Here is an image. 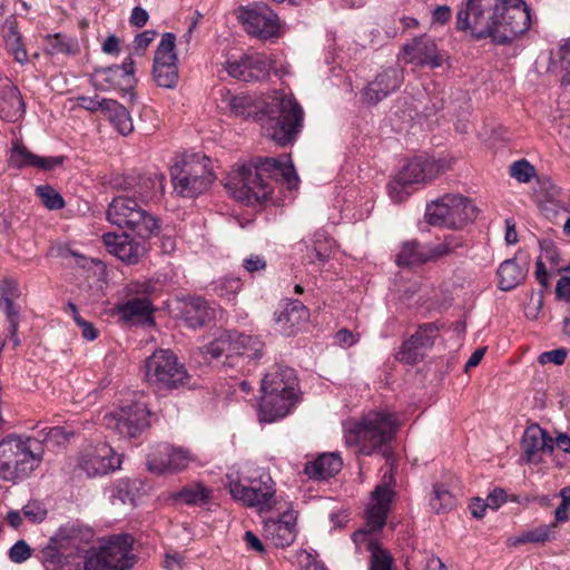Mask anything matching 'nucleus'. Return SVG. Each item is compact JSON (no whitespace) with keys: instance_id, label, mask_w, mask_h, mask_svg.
<instances>
[{"instance_id":"1","label":"nucleus","mask_w":570,"mask_h":570,"mask_svg":"<svg viewBox=\"0 0 570 570\" xmlns=\"http://www.w3.org/2000/svg\"><path fill=\"white\" fill-rule=\"evenodd\" d=\"M456 27L503 46L530 29L531 9L524 0H468L456 13Z\"/></svg>"},{"instance_id":"2","label":"nucleus","mask_w":570,"mask_h":570,"mask_svg":"<svg viewBox=\"0 0 570 570\" xmlns=\"http://www.w3.org/2000/svg\"><path fill=\"white\" fill-rule=\"evenodd\" d=\"M281 176L289 189L297 187L299 178L291 158H257L254 163L243 164L225 181L230 195L246 204L266 200L273 193L272 177Z\"/></svg>"},{"instance_id":"3","label":"nucleus","mask_w":570,"mask_h":570,"mask_svg":"<svg viewBox=\"0 0 570 570\" xmlns=\"http://www.w3.org/2000/svg\"><path fill=\"white\" fill-rule=\"evenodd\" d=\"M399 421L395 414L386 411H371L363 415L354 429L345 434L346 443L357 445L364 455L379 453L390 459V443L395 438Z\"/></svg>"},{"instance_id":"4","label":"nucleus","mask_w":570,"mask_h":570,"mask_svg":"<svg viewBox=\"0 0 570 570\" xmlns=\"http://www.w3.org/2000/svg\"><path fill=\"white\" fill-rule=\"evenodd\" d=\"M304 111L293 95L277 92L264 110V134L278 146H287L295 141L302 130Z\"/></svg>"},{"instance_id":"5","label":"nucleus","mask_w":570,"mask_h":570,"mask_svg":"<svg viewBox=\"0 0 570 570\" xmlns=\"http://www.w3.org/2000/svg\"><path fill=\"white\" fill-rule=\"evenodd\" d=\"M37 438L7 435L0 441V479L17 483L30 476L43 459V451L33 448Z\"/></svg>"},{"instance_id":"6","label":"nucleus","mask_w":570,"mask_h":570,"mask_svg":"<svg viewBox=\"0 0 570 570\" xmlns=\"http://www.w3.org/2000/svg\"><path fill=\"white\" fill-rule=\"evenodd\" d=\"M106 218L111 225L129 229L144 239L156 236L160 230L159 218L127 193L112 198L107 207Z\"/></svg>"},{"instance_id":"7","label":"nucleus","mask_w":570,"mask_h":570,"mask_svg":"<svg viewBox=\"0 0 570 570\" xmlns=\"http://www.w3.org/2000/svg\"><path fill=\"white\" fill-rule=\"evenodd\" d=\"M210 158L193 154L170 169L174 190L181 197H196L209 189L215 176L210 170Z\"/></svg>"},{"instance_id":"8","label":"nucleus","mask_w":570,"mask_h":570,"mask_svg":"<svg viewBox=\"0 0 570 570\" xmlns=\"http://www.w3.org/2000/svg\"><path fill=\"white\" fill-rule=\"evenodd\" d=\"M475 204L459 194H446L426 205V222L435 227L461 229L478 216Z\"/></svg>"},{"instance_id":"9","label":"nucleus","mask_w":570,"mask_h":570,"mask_svg":"<svg viewBox=\"0 0 570 570\" xmlns=\"http://www.w3.org/2000/svg\"><path fill=\"white\" fill-rule=\"evenodd\" d=\"M466 248L468 243L461 235L450 234L444 236L440 243L428 244L411 239L401 245V249L395 256V263L400 267L422 265L445 256L462 255Z\"/></svg>"},{"instance_id":"10","label":"nucleus","mask_w":570,"mask_h":570,"mask_svg":"<svg viewBox=\"0 0 570 570\" xmlns=\"http://www.w3.org/2000/svg\"><path fill=\"white\" fill-rule=\"evenodd\" d=\"M134 538L128 533L112 534L100 540L98 551L83 561V570H129L136 563Z\"/></svg>"},{"instance_id":"11","label":"nucleus","mask_w":570,"mask_h":570,"mask_svg":"<svg viewBox=\"0 0 570 570\" xmlns=\"http://www.w3.org/2000/svg\"><path fill=\"white\" fill-rule=\"evenodd\" d=\"M146 380L158 390H174L189 383L190 376L170 350H156L145 362Z\"/></svg>"},{"instance_id":"12","label":"nucleus","mask_w":570,"mask_h":570,"mask_svg":"<svg viewBox=\"0 0 570 570\" xmlns=\"http://www.w3.org/2000/svg\"><path fill=\"white\" fill-rule=\"evenodd\" d=\"M392 482L393 466H390V469L383 474L382 483L377 484L372 492L370 504L366 509V527L368 530L360 529L353 533L352 538L356 547L366 544V548L368 549V543L374 542L368 538L370 532L379 531L385 525L387 513L394 497V491L391 485Z\"/></svg>"},{"instance_id":"13","label":"nucleus","mask_w":570,"mask_h":570,"mask_svg":"<svg viewBox=\"0 0 570 570\" xmlns=\"http://www.w3.org/2000/svg\"><path fill=\"white\" fill-rule=\"evenodd\" d=\"M238 19L247 33L258 39L267 40L279 36V19L265 2L240 7Z\"/></svg>"},{"instance_id":"14","label":"nucleus","mask_w":570,"mask_h":570,"mask_svg":"<svg viewBox=\"0 0 570 570\" xmlns=\"http://www.w3.org/2000/svg\"><path fill=\"white\" fill-rule=\"evenodd\" d=\"M228 488L230 495L245 505L271 510L275 503V484L267 474L252 480L249 485H245L238 480H230Z\"/></svg>"},{"instance_id":"15","label":"nucleus","mask_w":570,"mask_h":570,"mask_svg":"<svg viewBox=\"0 0 570 570\" xmlns=\"http://www.w3.org/2000/svg\"><path fill=\"white\" fill-rule=\"evenodd\" d=\"M150 412L145 403L134 402L121 406L117 412L105 416L108 428L130 439L137 438L149 428Z\"/></svg>"},{"instance_id":"16","label":"nucleus","mask_w":570,"mask_h":570,"mask_svg":"<svg viewBox=\"0 0 570 570\" xmlns=\"http://www.w3.org/2000/svg\"><path fill=\"white\" fill-rule=\"evenodd\" d=\"M264 343L249 335L233 333L232 354H227V361L223 365L242 374H248L257 365L263 355Z\"/></svg>"},{"instance_id":"17","label":"nucleus","mask_w":570,"mask_h":570,"mask_svg":"<svg viewBox=\"0 0 570 570\" xmlns=\"http://www.w3.org/2000/svg\"><path fill=\"white\" fill-rule=\"evenodd\" d=\"M135 62L128 57L121 65L97 67L90 76L92 86L100 91L119 90L128 92L136 83Z\"/></svg>"},{"instance_id":"18","label":"nucleus","mask_w":570,"mask_h":570,"mask_svg":"<svg viewBox=\"0 0 570 570\" xmlns=\"http://www.w3.org/2000/svg\"><path fill=\"white\" fill-rule=\"evenodd\" d=\"M402 59L419 68H439L443 65L444 53L439 50L435 39L422 33L405 42L401 48Z\"/></svg>"},{"instance_id":"19","label":"nucleus","mask_w":570,"mask_h":570,"mask_svg":"<svg viewBox=\"0 0 570 570\" xmlns=\"http://www.w3.org/2000/svg\"><path fill=\"white\" fill-rule=\"evenodd\" d=\"M164 175H129L116 177L111 185L114 188L121 189L130 196H134L140 204H147L157 200L164 194Z\"/></svg>"},{"instance_id":"20","label":"nucleus","mask_w":570,"mask_h":570,"mask_svg":"<svg viewBox=\"0 0 570 570\" xmlns=\"http://www.w3.org/2000/svg\"><path fill=\"white\" fill-rule=\"evenodd\" d=\"M176 36L166 32L157 47L154 58V78L158 86L174 88L178 80Z\"/></svg>"},{"instance_id":"21","label":"nucleus","mask_w":570,"mask_h":570,"mask_svg":"<svg viewBox=\"0 0 570 570\" xmlns=\"http://www.w3.org/2000/svg\"><path fill=\"white\" fill-rule=\"evenodd\" d=\"M191 460L189 450L163 443L148 454L147 468L156 474L177 473L187 469Z\"/></svg>"},{"instance_id":"22","label":"nucleus","mask_w":570,"mask_h":570,"mask_svg":"<svg viewBox=\"0 0 570 570\" xmlns=\"http://www.w3.org/2000/svg\"><path fill=\"white\" fill-rule=\"evenodd\" d=\"M120 458L111 446L99 443L87 448L80 455L78 466L88 476L105 475L120 468Z\"/></svg>"},{"instance_id":"23","label":"nucleus","mask_w":570,"mask_h":570,"mask_svg":"<svg viewBox=\"0 0 570 570\" xmlns=\"http://www.w3.org/2000/svg\"><path fill=\"white\" fill-rule=\"evenodd\" d=\"M404 80L403 69L389 67L382 70L362 90V101L375 106L389 95L396 91Z\"/></svg>"},{"instance_id":"24","label":"nucleus","mask_w":570,"mask_h":570,"mask_svg":"<svg viewBox=\"0 0 570 570\" xmlns=\"http://www.w3.org/2000/svg\"><path fill=\"white\" fill-rule=\"evenodd\" d=\"M263 395H266V406L271 403L274 395L298 396V380L295 370L275 365L264 376L261 384Z\"/></svg>"},{"instance_id":"25","label":"nucleus","mask_w":570,"mask_h":570,"mask_svg":"<svg viewBox=\"0 0 570 570\" xmlns=\"http://www.w3.org/2000/svg\"><path fill=\"white\" fill-rule=\"evenodd\" d=\"M522 460L528 464H540L542 454H551L554 440L539 424H531L524 430L521 439Z\"/></svg>"},{"instance_id":"26","label":"nucleus","mask_w":570,"mask_h":570,"mask_svg":"<svg viewBox=\"0 0 570 570\" xmlns=\"http://www.w3.org/2000/svg\"><path fill=\"white\" fill-rule=\"evenodd\" d=\"M102 239L111 255L129 265L137 264L148 250L146 239L136 240L127 233H106Z\"/></svg>"},{"instance_id":"27","label":"nucleus","mask_w":570,"mask_h":570,"mask_svg":"<svg viewBox=\"0 0 570 570\" xmlns=\"http://www.w3.org/2000/svg\"><path fill=\"white\" fill-rule=\"evenodd\" d=\"M443 170V165L433 158L417 156L411 159L399 173L401 180L409 186L425 184L436 178Z\"/></svg>"},{"instance_id":"28","label":"nucleus","mask_w":570,"mask_h":570,"mask_svg":"<svg viewBox=\"0 0 570 570\" xmlns=\"http://www.w3.org/2000/svg\"><path fill=\"white\" fill-rule=\"evenodd\" d=\"M296 522L292 512H285L279 519L267 520L264 534L277 548L289 547L296 538Z\"/></svg>"},{"instance_id":"29","label":"nucleus","mask_w":570,"mask_h":570,"mask_svg":"<svg viewBox=\"0 0 570 570\" xmlns=\"http://www.w3.org/2000/svg\"><path fill=\"white\" fill-rule=\"evenodd\" d=\"M181 320L189 328H202L210 324L216 316L215 308L202 297H190L181 306Z\"/></svg>"},{"instance_id":"30","label":"nucleus","mask_w":570,"mask_h":570,"mask_svg":"<svg viewBox=\"0 0 570 570\" xmlns=\"http://www.w3.org/2000/svg\"><path fill=\"white\" fill-rule=\"evenodd\" d=\"M308 309L299 301H289L277 314L275 322L278 331L286 336L295 334L308 321Z\"/></svg>"},{"instance_id":"31","label":"nucleus","mask_w":570,"mask_h":570,"mask_svg":"<svg viewBox=\"0 0 570 570\" xmlns=\"http://www.w3.org/2000/svg\"><path fill=\"white\" fill-rule=\"evenodd\" d=\"M299 396L274 395L271 403L266 406V395H262L258 406V417L261 422L273 423L284 419L298 402Z\"/></svg>"},{"instance_id":"32","label":"nucleus","mask_w":570,"mask_h":570,"mask_svg":"<svg viewBox=\"0 0 570 570\" xmlns=\"http://www.w3.org/2000/svg\"><path fill=\"white\" fill-rule=\"evenodd\" d=\"M66 530H58L49 542L40 551V560L47 570H57L62 568L68 562V554L60 544L67 542L68 537Z\"/></svg>"},{"instance_id":"33","label":"nucleus","mask_w":570,"mask_h":570,"mask_svg":"<svg viewBox=\"0 0 570 570\" xmlns=\"http://www.w3.org/2000/svg\"><path fill=\"white\" fill-rule=\"evenodd\" d=\"M343 462L336 453H323L305 464L304 472L309 479L326 480L337 474Z\"/></svg>"},{"instance_id":"34","label":"nucleus","mask_w":570,"mask_h":570,"mask_svg":"<svg viewBox=\"0 0 570 570\" xmlns=\"http://www.w3.org/2000/svg\"><path fill=\"white\" fill-rule=\"evenodd\" d=\"M24 112V102L18 88L8 83L0 91V118L16 121Z\"/></svg>"},{"instance_id":"35","label":"nucleus","mask_w":570,"mask_h":570,"mask_svg":"<svg viewBox=\"0 0 570 570\" xmlns=\"http://www.w3.org/2000/svg\"><path fill=\"white\" fill-rule=\"evenodd\" d=\"M528 274V267L519 264L515 258L505 259L497 271L498 286L501 291L508 292L521 284Z\"/></svg>"},{"instance_id":"36","label":"nucleus","mask_w":570,"mask_h":570,"mask_svg":"<svg viewBox=\"0 0 570 570\" xmlns=\"http://www.w3.org/2000/svg\"><path fill=\"white\" fill-rule=\"evenodd\" d=\"M59 530H66L68 532L67 542H60L63 550L69 552L68 558L83 557L85 559L90 556V550L87 549V544L92 538V532L89 529L82 530L76 527H61Z\"/></svg>"},{"instance_id":"37","label":"nucleus","mask_w":570,"mask_h":570,"mask_svg":"<svg viewBox=\"0 0 570 570\" xmlns=\"http://www.w3.org/2000/svg\"><path fill=\"white\" fill-rule=\"evenodd\" d=\"M108 104L109 106L105 116L109 119L116 130L122 136H127L132 132L134 124L127 108L114 99Z\"/></svg>"},{"instance_id":"38","label":"nucleus","mask_w":570,"mask_h":570,"mask_svg":"<svg viewBox=\"0 0 570 570\" xmlns=\"http://www.w3.org/2000/svg\"><path fill=\"white\" fill-rule=\"evenodd\" d=\"M212 497V490L202 483L190 484L173 494L175 501L183 502L188 505H204Z\"/></svg>"},{"instance_id":"39","label":"nucleus","mask_w":570,"mask_h":570,"mask_svg":"<svg viewBox=\"0 0 570 570\" xmlns=\"http://www.w3.org/2000/svg\"><path fill=\"white\" fill-rule=\"evenodd\" d=\"M232 347L233 333L227 332L200 347V352L206 358L209 357L212 360H218L225 355V361H227V354H232Z\"/></svg>"},{"instance_id":"40","label":"nucleus","mask_w":570,"mask_h":570,"mask_svg":"<svg viewBox=\"0 0 570 570\" xmlns=\"http://www.w3.org/2000/svg\"><path fill=\"white\" fill-rule=\"evenodd\" d=\"M556 522L549 524H542L538 528L531 529L517 537L513 544L523 543H544L554 538L556 534Z\"/></svg>"},{"instance_id":"41","label":"nucleus","mask_w":570,"mask_h":570,"mask_svg":"<svg viewBox=\"0 0 570 570\" xmlns=\"http://www.w3.org/2000/svg\"><path fill=\"white\" fill-rule=\"evenodd\" d=\"M334 240L326 236V233L318 229L313 236V254L314 257L309 256V263L315 264L316 262L324 264L326 263L332 254Z\"/></svg>"},{"instance_id":"42","label":"nucleus","mask_w":570,"mask_h":570,"mask_svg":"<svg viewBox=\"0 0 570 570\" xmlns=\"http://www.w3.org/2000/svg\"><path fill=\"white\" fill-rule=\"evenodd\" d=\"M137 488L128 479H121L115 483L110 494L112 504L135 505Z\"/></svg>"},{"instance_id":"43","label":"nucleus","mask_w":570,"mask_h":570,"mask_svg":"<svg viewBox=\"0 0 570 570\" xmlns=\"http://www.w3.org/2000/svg\"><path fill=\"white\" fill-rule=\"evenodd\" d=\"M46 50L50 55H76L79 49L76 40L57 33L46 38Z\"/></svg>"},{"instance_id":"44","label":"nucleus","mask_w":570,"mask_h":570,"mask_svg":"<svg viewBox=\"0 0 570 570\" xmlns=\"http://www.w3.org/2000/svg\"><path fill=\"white\" fill-rule=\"evenodd\" d=\"M39 160V156L32 154L26 146L19 141L12 144V150L9 157V165L17 169L24 167H35Z\"/></svg>"},{"instance_id":"45","label":"nucleus","mask_w":570,"mask_h":570,"mask_svg":"<svg viewBox=\"0 0 570 570\" xmlns=\"http://www.w3.org/2000/svg\"><path fill=\"white\" fill-rule=\"evenodd\" d=\"M441 326L436 322L421 324L416 332L410 337L422 351H426L434 345Z\"/></svg>"},{"instance_id":"46","label":"nucleus","mask_w":570,"mask_h":570,"mask_svg":"<svg viewBox=\"0 0 570 570\" xmlns=\"http://www.w3.org/2000/svg\"><path fill=\"white\" fill-rule=\"evenodd\" d=\"M151 311L149 297H135L119 307V313L125 320H131L135 316H148Z\"/></svg>"},{"instance_id":"47","label":"nucleus","mask_w":570,"mask_h":570,"mask_svg":"<svg viewBox=\"0 0 570 570\" xmlns=\"http://www.w3.org/2000/svg\"><path fill=\"white\" fill-rule=\"evenodd\" d=\"M72 435V431L62 426L45 428L39 431L41 440L37 439L36 443H45L47 446H62L69 442Z\"/></svg>"},{"instance_id":"48","label":"nucleus","mask_w":570,"mask_h":570,"mask_svg":"<svg viewBox=\"0 0 570 570\" xmlns=\"http://www.w3.org/2000/svg\"><path fill=\"white\" fill-rule=\"evenodd\" d=\"M222 102L237 117H248L250 115L249 109L253 107L250 97L233 95L229 91L223 95Z\"/></svg>"},{"instance_id":"49","label":"nucleus","mask_w":570,"mask_h":570,"mask_svg":"<svg viewBox=\"0 0 570 570\" xmlns=\"http://www.w3.org/2000/svg\"><path fill=\"white\" fill-rule=\"evenodd\" d=\"M430 505L435 513L450 511L455 505L454 497L443 487L434 485Z\"/></svg>"},{"instance_id":"50","label":"nucleus","mask_w":570,"mask_h":570,"mask_svg":"<svg viewBox=\"0 0 570 570\" xmlns=\"http://www.w3.org/2000/svg\"><path fill=\"white\" fill-rule=\"evenodd\" d=\"M370 570H392V557L377 542L368 543Z\"/></svg>"},{"instance_id":"51","label":"nucleus","mask_w":570,"mask_h":570,"mask_svg":"<svg viewBox=\"0 0 570 570\" xmlns=\"http://www.w3.org/2000/svg\"><path fill=\"white\" fill-rule=\"evenodd\" d=\"M36 195L50 210H57L65 207V200L62 196L50 185L38 186L36 188Z\"/></svg>"},{"instance_id":"52","label":"nucleus","mask_w":570,"mask_h":570,"mask_svg":"<svg viewBox=\"0 0 570 570\" xmlns=\"http://www.w3.org/2000/svg\"><path fill=\"white\" fill-rule=\"evenodd\" d=\"M425 352L422 351L411 338L403 342L400 351L395 355L396 360L405 364H416L423 360Z\"/></svg>"},{"instance_id":"53","label":"nucleus","mask_w":570,"mask_h":570,"mask_svg":"<svg viewBox=\"0 0 570 570\" xmlns=\"http://www.w3.org/2000/svg\"><path fill=\"white\" fill-rule=\"evenodd\" d=\"M242 286L243 282L239 277L227 276L214 283L213 289L218 296L230 299L240 291Z\"/></svg>"},{"instance_id":"54","label":"nucleus","mask_w":570,"mask_h":570,"mask_svg":"<svg viewBox=\"0 0 570 570\" xmlns=\"http://www.w3.org/2000/svg\"><path fill=\"white\" fill-rule=\"evenodd\" d=\"M510 176L519 183H529L535 176V168L527 159H520L510 166Z\"/></svg>"},{"instance_id":"55","label":"nucleus","mask_w":570,"mask_h":570,"mask_svg":"<svg viewBox=\"0 0 570 570\" xmlns=\"http://www.w3.org/2000/svg\"><path fill=\"white\" fill-rule=\"evenodd\" d=\"M246 62L245 56L239 60L227 61L226 70L228 75L245 82L253 81V73H250Z\"/></svg>"},{"instance_id":"56","label":"nucleus","mask_w":570,"mask_h":570,"mask_svg":"<svg viewBox=\"0 0 570 570\" xmlns=\"http://www.w3.org/2000/svg\"><path fill=\"white\" fill-rule=\"evenodd\" d=\"M76 101L80 108H83L91 112L100 111L105 115L109 106V104L107 102H110L111 99L99 98V96L96 95L94 97L78 96L76 98Z\"/></svg>"},{"instance_id":"57","label":"nucleus","mask_w":570,"mask_h":570,"mask_svg":"<svg viewBox=\"0 0 570 570\" xmlns=\"http://www.w3.org/2000/svg\"><path fill=\"white\" fill-rule=\"evenodd\" d=\"M245 57L248 69L253 73V80H258L267 75L269 66L262 55L254 53Z\"/></svg>"},{"instance_id":"58","label":"nucleus","mask_w":570,"mask_h":570,"mask_svg":"<svg viewBox=\"0 0 570 570\" xmlns=\"http://www.w3.org/2000/svg\"><path fill=\"white\" fill-rule=\"evenodd\" d=\"M22 514L32 523H40L47 517V509L38 501H30L22 508Z\"/></svg>"},{"instance_id":"59","label":"nucleus","mask_w":570,"mask_h":570,"mask_svg":"<svg viewBox=\"0 0 570 570\" xmlns=\"http://www.w3.org/2000/svg\"><path fill=\"white\" fill-rule=\"evenodd\" d=\"M9 559L14 563H22L32 556V549L24 540H18L8 552Z\"/></svg>"},{"instance_id":"60","label":"nucleus","mask_w":570,"mask_h":570,"mask_svg":"<svg viewBox=\"0 0 570 570\" xmlns=\"http://www.w3.org/2000/svg\"><path fill=\"white\" fill-rule=\"evenodd\" d=\"M407 187H410V186L406 183L402 181L401 177L397 175L387 185V191H389L391 199L394 203L403 202L410 195Z\"/></svg>"},{"instance_id":"61","label":"nucleus","mask_w":570,"mask_h":570,"mask_svg":"<svg viewBox=\"0 0 570 570\" xmlns=\"http://www.w3.org/2000/svg\"><path fill=\"white\" fill-rule=\"evenodd\" d=\"M21 296L19 284L11 277H6L0 282V298L18 299Z\"/></svg>"},{"instance_id":"62","label":"nucleus","mask_w":570,"mask_h":570,"mask_svg":"<svg viewBox=\"0 0 570 570\" xmlns=\"http://www.w3.org/2000/svg\"><path fill=\"white\" fill-rule=\"evenodd\" d=\"M567 354L568 352L563 347L543 352L539 356V362L541 364L553 363L556 365H562L566 361Z\"/></svg>"},{"instance_id":"63","label":"nucleus","mask_w":570,"mask_h":570,"mask_svg":"<svg viewBox=\"0 0 570 570\" xmlns=\"http://www.w3.org/2000/svg\"><path fill=\"white\" fill-rule=\"evenodd\" d=\"M243 267L249 274L261 273L266 269L264 256L252 254L243 261Z\"/></svg>"},{"instance_id":"64","label":"nucleus","mask_w":570,"mask_h":570,"mask_svg":"<svg viewBox=\"0 0 570 570\" xmlns=\"http://www.w3.org/2000/svg\"><path fill=\"white\" fill-rule=\"evenodd\" d=\"M9 322V332L11 336H16L18 333L19 318H20V307L16 304H11L1 309Z\"/></svg>"}]
</instances>
